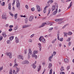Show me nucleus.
Wrapping results in <instances>:
<instances>
[{"instance_id": "nucleus-57", "label": "nucleus", "mask_w": 74, "mask_h": 74, "mask_svg": "<svg viewBox=\"0 0 74 74\" xmlns=\"http://www.w3.org/2000/svg\"><path fill=\"white\" fill-rule=\"evenodd\" d=\"M71 42H69L68 43V45L70 46V45H71Z\"/></svg>"}, {"instance_id": "nucleus-8", "label": "nucleus", "mask_w": 74, "mask_h": 74, "mask_svg": "<svg viewBox=\"0 0 74 74\" xmlns=\"http://www.w3.org/2000/svg\"><path fill=\"white\" fill-rule=\"evenodd\" d=\"M45 25H47V23H42V25L39 27V28H41V27H44V26H45Z\"/></svg>"}, {"instance_id": "nucleus-40", "label": "nucleus", "mask_w": 74, "mask_h": 74, "mask_svg": "<svg viewBox=\"0 0 74 74\" xmlns=\"http://www.w3.org/2000/svg\"><path fill=\"white\" fill-rule=\"evenodd\" d=\"M70 67L69 66H67L66 68V69L67 70H69L70 69Z\"/></svg>"}, {"instance_id": "nucleus-12", "label": "nucleus", "mask_w": 74, "mask_h": 74, "mask_svg": "<svg viewBox=\"0 0 74 74\" xmlns=\"http://www.w3.org/2000/svg\"><path fill=\"white\" fill-rule=\"evenodd\" d=\"M64 62L66 63H69V60L67 58L64 59Z\"/></svg>"}, {"instance_id": "nucleus-20", "label": "nucleus", "mask_w": 74, "mask_h": 74, "mask_svg": "<svg viewBox=\"0 0 74 74\" xmlns=\"http://www.w3.org/2000/svg\"><path fill=\"white\" fill-rule=\"evenodd\" d=\"M14 36H11L9 38V39L10 41H12L13 39H14Z\"/></svg>"}, {"instance_id": "nucleus-53", "label": "nucleus", "mask_w": 74, "mask_h": 74, "mask_svg": "<svg viewBox=\"0 0 74 74\" xmlns=\"http://www.w3.org/2000/svg\"><path fill=\"white\" fill-rule=\"evenodd\" d=\"M53 29V27L50 28H49V30H52V29Z\"/></svg>"}, {"instance_id": "nucleus-25", "label": "nucleus", "mask_w": 74, "mask_h": 74, "mask_svg": "<svg viewBox=\"0 0 74 74\" xmlns=\"http://www.w3.org/2000/svg\"><path fill=\"white\" fill-rule=\"evenodd\" d=\"M2 35H3V37H4V38H5V37H7V35H6V34L4 33H3L2 34Z\"/></svg>"}, {"instance_id": "nucleus-59", "label": "nucleus", "mask_w": 74, "mask_h": 74, "mask_svg": "<svg viewBox=\"0 0 74 74\" xmlns=\"http://www.w3.org/2000/svg\"><path fill=\"white\" fill-rule=\"evenodd\" d=\"M50 3H53V0H50Z\"/></svg>"}, {"instance_id": "nucleus-33", "label": "nucleus", "mask_w": 74, "mask_h": 74, "mask_svg": "<svg viewBox=\"0 0 74 74\" xmlns=\"http://www.w3.org/2000/svg\"><path fill=\"white\" fill-rule=\"evenodd\" d=\"M18 66V64L16 63L13 66V67L14 68V67H16V66Z\"/></svg>"}, {"instance_id": "nucleus-3", "label": "nucleus", "mask_w": 74, "mask_h": 74, "mask_svg": "<svg viewBox=\"0 0 74 74\" xmlns=\"http://www.w3.org/2000/svg\"><path fill=\"white\" fill-rule=\"evenodd\" d=\"M6 54L7 56H9V58L10 59L12 58V53L11 52H8L6 53Z\"/></svg>"}, {"instance_id": "nucleus-55", "label": "nucleus", "mask_w": 74, "mask_h": 74, "mask_svg": "<svg viewBox=\"0 0 74 74\" xmlns=\"http://www.w3.org/2000/svg\"><path fill=\"white\" fill-rule=\"evenodd\" d=\"M59 22L62 21L63 20V19L61 18V19H59Z\"/></svg>"}, {"instance_id": "nucleus-42", "label": "nucleus", "mask_w": 74, "mask_h": 74, "mask_svg": "<svg viewBox=\"0 0 74 74\" xmlns=\"http://www.w3.org/2000/svg\"><path fill=\"white\" fill-rule=\"evenodd\" d=\"M67 25H68V24H66V25H64L63 27L62 28V29H64V28H65V27H66V26H67Z\"/></svg>"}, {"instance_id": "nucleus-14", "label": "nucleus", "mask_w": 74, "mask_h": 74, "mask_svg": "<svg viewBox=\"0 0 74 74\" xmlns=\"http://www.w3.org/2000/svg\"><path fill=\"white\" fill-rule=\"evenodd\" d=\"M16 71L17 73H18L19 71V70H20V68H18V67H16L15 68Z\"/></svg>"}, {"instance_id": "nucleus-36", "label": "nucleus", "mask_w": 74, "mask_h": 74, "mask_svg": "<svg viewBox=\"0 0 74 74\" xmlns=\"http://www.w3.org/2000/svg\"><path fill=\"white\" fill-rule=\"evenodd\" d=\"M38 53V51H34L33 52V53L34 54H36V53Z\"/></svg>"}, {"instance_id": "nucleus-5", "label": "nucleus", "mask_w": 74, "mask_h": 74, "mask_svg": "<svg viewBox=\"0 0 74 74\" xmlns=\"http://www.w3.org/2000/svg\"><path fill=\"white\" fill-rule=\"evenodd\" d=\"M33 19H34V16H31L29 18V21L30 22H32L33 20Z\"/></svg>"}, {"instance_id": "nucleus-50", "label": "nucleus", "mask_w": 74, "mask_h": 74, "mask_svg": "<svg viewBox=\"0 0 74 74\" xmlns=\"http://www.w3.org/2000/svg\"><path fill=\"white\" fill-rule=\"evenodd\" d=\"M55 6H56L57 7V8H58V4H57V3H55Z\"/></svg>"}, {"instance_id": "nucleus-11", "label": "nucleus", "mask_w": 74, "mask_h": 74, "mask_svg": "<svg viewBox=\"0 0 74 74\" xmlns=\"http://www.w3.org/2000/svg\"><path fill=\"white\" fill-rule=\"evenodd\" d=\"M29 63V61L27 60L24 61L22 62V64H27Z\"/></svg>"}, {"instance_id": "nucleus-1", "label": "nucleus", "mask_w": 74, "mask_h": 74, "mask_svg": "<svg viewBox=\"0 0 74 74\" xmlns=\"http://www.w3.org/2000/svg\"><path fill=\"white\" fill-rule=\"evenodd\" d=\"M29 51V53H28V59H29L30 58V55H32V49H29L28 50Z\"/></svg>"}, {"instance_id": "nucleus-52", "label": "nucleus", "mask_w": 74, "mask_h": 74, "mask_svg": "<svg viewBox=\"0 0 74 74\" xmlns=\"http://www.w3.org/2000/svg\"><path fill=\"white\" fill-rule=\"evenodd\" d=\"M13 3H12V5L14 6V4H15V1H13Z\"/></svg>"}, {"instance_id": "nucleus-16", "label": "nucleus", "mask_w": 74, "mask_h": 74, "mask_svg": "<svg viewBox=\"0 0 74 74\" xmlns=\"http://www.w3.org/2000/svg\"><path fill=\"white\" fill-rule=\"evenodd\" d=\"M38 47L39 48V50L40 51L41 50V44L40 43H39L38 44Z\"/></svg>"}, {"instance_id": "nucleus-31", "label": "nucleus", "mask_w": 74, "mask_h": 74, "mask_svg": "<svg viewBox=\"0 0 74 74\" xmlns=\"http://www.w3.org/2000/svg\"><path fill=\"white\" fill-rule=\"evenodd\" d=\"M13 71L12 70V69H10L9 72V74H12V72Z\"/></svg>"}, {"instance_id": "nucleus-54", "label": "nucleus", "mask_w": 74, "mask_h": 74, "mask_svg": "<svg viewBox=\"0 0 74 74\" xmlns=\"http://www.w3.org/2000/svg\"><path fill=\"white\" fill-rule=\"evenodd\" d=\"M55 21L56 22H59V19H56Z\"/></svg>"}, {"instance_id": "nucleus-49", "label": "nucleus", "mask_w": 74, "mask_h": 74, "mask_svg": "<svg viewBox=\"0 0 74 74\" xmlns=\"http://www.w3.org/2000/svg\"><path fill=\"white\" fill-rule=\"evenodd\" d=\"M10 15L12 16H13L14 15H13V14L11 12H10Z\"/></svg>"}, {"instance_id": "nucleus-29", "label": "nucleus", "mask_w": 74, "mask_h": 74, "mask_svg": "<svg viewBox=\"0 0 74 74\" xmlns=\"http://www.w3.org/2000/svg\"><path fill=\"white\" fill-rule=\"evenodd\" d=\"M33 69H35L36 68V65H35L34 64H33L32 65Z\"/></svg>"}, {"instance_id": "nucleus-43", "label": "nucleus", "mask_w": 74, "mask_h": 74, "mask_svg": "<svg viewBox=\"0 0 74 74\" xmlns=\"http://www.w3.org/2000/svg\"><path fill=\"white\" fill-rule=\"evenodd\" d=\"M3 36H1L0 37V41H1V40H3Z\"/></svg>"}, {"instance_id": "nucleus-17", "label": "nucleus", "mask_w": 74, "mask_h": 74, "mask_svg": "<svg viewBox=\"0 0 74 74\" xmlns=\"http://www.w3.org/2000/svg\"><path fill=\"white\" fill-rule=\"evenodd\" d=\"M58 8H56V11L54 12L53 13V15H55L58 12Z\"/></svg>"}, {"instance_id": "nucleus-60", "label": "nucleus", "mask_w": 74, "mask_h": 74, "mask_svg": "<svg viewBox=\"0 0 74 74\" xmlns=\"http://www.w3.org/2000/svg\"><path fill=\"white\" fill-rule=\"evenodd\" d=\"M48 6H46L44 8V10H47V8Z\"/></svg>"}, {"instance_id": "nucleus-32", "label": "nucleus", "mask_w": 74, "mask_h": 74, "mask_svg": "<svg viewBox=\"0 0 74 74\" xmlns=\"http://www.w3.org/2000/svg\"><path fill=\"white\" fill-rule=\"evenodd\" d=\"M42 41L43 42V43H45V39L44 38H43L42 39Z\"/></svg>"}, {"instance_id": "nucleus-51", "label": "nucleus", "mask_w": 74, "mask_h": 74, "mask_svg": "<svg viewBox=\"0 0 74 74\" xmlns=\"http://www.w3.org/2000/svg\"><path fill=\"white\" fill-rule=\"evenodd\" d=\"M25 7L27 9H28L29 8V7H28V5H25Z\"/></svg>"}, {"instance_id": "nucleus-4", "label": "nucleus", "mask_w": 74, "mask_h": 74, "mask_svg": "<svg viewBox=\"0 0 74 74\" xmlns=\"http://www.w3.org/2000/svg\"><path fill=\"white\" fill-rule=\"evenodd\" d=\"M57 38L58 40H59V41L61 42L63 41V39L62 38H59V34H57Z\"/></svg>"}, {"instance_id": "nucleus-58", "label": "nucleus", "mask_w": 74, "mask_h": 74, "mask_svg": "<svg viewBox=\"0 0 74 74\" xmlns=\"http://www.w3.org/2000/svg\"><path fill=\"white\" fill-rule=\"evenodd\" d=\"M62 23H63V22L62 21V22H58V24H62Z\"/></svg>"}, {"instance_id": "nucleus-46", "label": "nucleus", "mask_w": 74, "mask_h": 74, "mask_svg": "<svg viewBox=\"0 0 74 74\" xmlns=\"http://www.w3.org/2000/svg\"><path fill=\"white\" fill-rule=\"evenodd\" d=\"M3 67H0V71H1V70H3Z\"/></svg>"}, {"instance_id": "nucleus-45", "label": "nucleus", "mask_w": 74, "mask_h": 74, "mask_svg": "<svg viewBox=\"0 0 74 74\" xmlns=\"http://www.w3.org/2000/svg\"><path fill=\"white\" fill-rule=\"evenodd\" d=\"M27 49L25 50L24 51H25V54H26V53H27Z\"/></svg>"}, {"instance_id": "nucleus-2", "label": "nucleus", "mask_w": 74, "mask_h": 74, "mask_svg": "<svg viewBox=\"0 0 74 74\" xmlns=\"http://www.w3.org/2000/svg\"><path fill=\"white\" fill-rule=\"evenodd\" d=\"M56 51L53 52V54L52 55V56H50L49 57V60L50 62H52V60H51V59H52V58H53V56H55V55H56Z\"/></svg>"}, {"instance_id": "nucleus-15", "label": "nucleus", "mask_w": 74, "mask_h": 74, "mask_svg": "<svg viewBox=\"0 0 74 74\" xmlns=\"http://www.w3.org/2000/svg\"><path fill=\"white\" fill-rule=\"evenodd\" d=\"M2 19H4L5 20H6L7 19V17H6V15L3 14L2 16Z\"/></svg>"}, {"instance_id": "nucleus-24", "label": "nucleus", "mask_w": 74, "mask_h": 74, "mask_svg": "<svg viewBox=\"0 0 74 74\" xmlns=\"http://www.w3.org/2000/svg\"><path fill=\"white\" fill-rule=\"evenodd\" d=\"M73 4V2H71V3H70V4L69 5V6L68 8V9H69V8H70V7H71V6H72V4Z\"/></svg>"}, {"instance_id": "nucleus-7", "label": "nucleus", "mask_w": 74, "mask_h": 74, "mask_svg": "<svg viewBox=\"0 0 74 74\" xmlns=\"http://www.w3.org/2000/svg\"><path fill=\"white\" fill-rule=\"evenodd\" d=\"M15 41L16 43H18L19 42V39L16 37L15 38Z\"/></svg>"}, {"instance_id": "nucleus-63", "label": "nucleus", "mask_w": 74, "mask_h": 74, "mask_svg": "<svg viewBox=\"0 0 74 74\" xmlns=\"http://www.w3.org/2000/svg\"><path fill=\"white\" fill-rule=\"evenodd\" d=\"M61 71H63L64 70V68H61L60 69Z\"/></svg>"}, {"instance_id": "nucleus-38", "label": "nucleus", "mask_w": 74, "mask_h": 74, "mask_svg": "<svg viewBox=\"0 0 74 74\" xmlns=\"http://www.w3.org/2000/svg\"><path fill=\"white\" fill-rule=\"evenodd\" d=\"M18 29V27L16 26L14 28V30H17Z\"/></svg>"}, {"instance_id": "nucleus-6", "label": "nucleus", "mask_w": 74, "mask_h": 74, "mask_svg": "<svg viewBox=\"0 0 74 74\" xmlns=\"http://www.w3.org/2000/svg\"><path fill=\"white\" fill-rule=\"evenodd\" d=\"M16 7L18 9V10H20V3L18 2L17 3Z\"/></svg>"}, {"instance_id": "nucleus-13", "label": "nucleus", "mask_w": 74, "mask_h": 74, "mask_svg": "<svg viewBox=\"0 0 74 74\" xmlns=\"http://www.w3.org/2000/svg\"><path fill=\"white\" fill-rule=\"evenodd\" d=\"M18 58L19 59H21L22 60H23V56H21V55H19L18 56Z\"/></svg>"}, {"instance_id": "nucleus-39", "label": "nucleus", "mask_w": 74, "mask_h": 74, "mask_svg": "<svg viewBox=\"0 0 74 74\" xmlns=\"http://www.w3.org/2000/svg\"><path fill=\"white\" fill-rule=\"evenodd\" d=\"M35 10V8H32L31 9V10L32 11H34Z\"/></svg>"}, {"instance_id": "nucleus-56", "label": "nucleus", "mask_w": 74, "mask_h": 74, "mask_svg": "<svg viewBox=\"0 0 74 74\" xmlns=\"http://www.w3.org/2000/svg\"><path fill=\"white\" fill-rule=\"evenodd\" d=\"M12 10H13V11H15V8H14V6L13 7Z\"/></svg>"}, {"instance_id": "nucleus-37", "label": "nucleus", "mask_w": 74, "mask_h": 74, "mask_svg": "<svg viewBox=\"0 0 74 74\" xmlns=\"http://www.w3.org/2000/svg\"><path fill=\"white\" fill-rule=\"evenodd\" d=\"M1 5L2 6H4L5 5V2H2L1 4Z\"/></svg>"}, {"instance_id": "nucleus-44", "label": "nucleus", "mask_w": 74, "mask_h": 74, "mask_svg": "<svg viewBox=\"0 0 74 74\" xmlns=\"http://www.w3.org/2000/svg\"><path fill=\"white\" fill-rule=\"evenodd\" d=\"M71 40V38H68V39H67V41L69 42L70 40Z\"/></svg>"}, {"instance_id": "nucleus-48", "label": "nucleus", "mask_w": 74, "mask_h": 74, "mask_svg": "<svg viewBox=\"0 0 74 74\" xmlns=\"http://www.w3.org/2000/svg\"><path fill=\"white\" fill-rule=\"evenodd\" d=\"M9 32H11V31H12V29L10 28L8 30Z\"/></svg>"}, {"instance_id": "nucleus-21", "label": "nucleus", "mask_w": 74, "mask_h": 74, "mask_svg": "<svg viewBox=\"0 0 74 74\" xmlns=\"http://www.w3.org/2000/svg\"><path fill=\"white\" fill-rule=\"evenodd\" d=\"M63 34H64V37H67V33L64 32Z\"/></svg>"}, {"instance_id": "nucleus-47", "label": "nucleus", "mask_w": 74, "mask_h": 74, "mask_svg": "<svg viewBox=\"0 0 74 74\" xmlns=\"http://www.w3.org/2000/svg\"><path fill=\"white\" fill-rule=\"evenodd\" d=\"M13 27H14V26L12 25L9 26V28H12Z\"/></svg>"}, {"instance_id": "nucleus-22", "label": "nucleus", "mask_w": 74, "mask_h": 74, "mask_svg": "<svg viewBox=\"0 0 74 74\" xmlns=\"http://www.w3.org/2000/svg\"><path fill=\"white\" fill-rule=\"evenodd\" d=\"M43 36H41L40 38H39V40L40 41H41V42L42 39H43Z\"/></svg>"}, {"instance_id": "nucleus-10", "label": "nucleus", "mask_w": 74, "mask_h": 74, "mask_svg": "<svg viewBox=\"0 0 74 74\" xmlns=\"http://www.w3.org/2000/svg\"><path fill=\"white\" fill-rule=\"evenodd\" d=\"M31 26V25H25L23 26V28L24 29V28H26L28 27H30Z\"/></svg>"}, {"instance_id": "nucleus-26", "label": "nucleus", "mask_w": 74, "mask_h": 74, "mask_svg": "<svg viewBox=\"0 0 74 74\" xmlns=\"http://www.w3.org/2000/svg\"><path fill=\"white\" fill-rule=\"evenodd\" d=\"M52 64L51 63H49V65L48 66L49 68V69H51V67H52Z\"/></svg>"}, {"instance_id": "nucleus-18", "label": "nucleus", "mask_w": 74, "mask_h": 74, "mask_svg": "<svg viewBox=\"0 0 74 74\" xmlns=\"http://www.w3.org/2000/svg\"><path fill=\"white\" fill-rule=\"evenodd\" d=\"M32 56L33 58H34V57H35V59H37V55H36L34 54H32Z\"/></svg>"}, {"instance_id": "nucleus-34", "label": "nucleus", "mask_w": 74, "mask_h": 74, "mask_svg": "<svg viewBox=\"0 0 74 74\" xmlns=\"http://www.w3.org/2000/svg\"><path fill=\"white\" fill-rule=\"evenodd\" d=\"M25 23H27V22L28 21L27 20V18H26L25 19Z\"/></svg>"}, {"instance_id": "nucleus-28", "label": "nucleus", "mask_w": 74, "mask_h": 74, "mask_svg": "<svg viewBox=\"0 0 74 74\" xmlns=\"http://www.w3.org/2000/svg\"><path fill=\"white\" fill-rule=\"evenodd\" d=\"M72 32H69L68 33V34L69 36H71V35H72Z\"/></svg>"}, {"instance_id": "nucleus-64", "label": "nucleus", "mask_w": 74, "mask_h": 74, "mask_svg": "<svg viewBox=\"0 0 74 74\" xmlns=\"http://www.w3.org/2000/svg\"><path fill=\"white\" fill-rule=\"evenodd\" d=\"M29 42H32V39H29Z\"/></svg>"}, {"instance_id": "nucleus-62", "label": "nucleus", "mask_w": 74, "mask_h": 74, "mask_svg": "<svg viewBox=\"0 0 74 74\" xmlns=\"http://www.w3.org/2000/svg\"><path fill=\"white\" fill-rule=\"evenodd\" d=\"M46 10L45 9L44 10V11H43L44 13H45V12H46Z\"/></svg>"}, {"instance_id": "nucleus-27", "label": "nucleus", "mask_w": 74, "mask_h": 74, "mask_svg": "<svg viewBox=\"0 0 74 74\" xmlns=\"http://www.w3.org/2000/svg\"><path fill=\"white\" fill-rule=\"evenodd\" d=\"M7 43L8 44H11V40H8L7 41Z\"/></svg>"}, {"instance_id": "nucleus-35", "label": "nucleus", "mask_w": 74, "mask_h": 74, "mask_svg": "<svg viewBox=\"0 0 74 74\" xmlns=\"http://www.w3.org/2000/svg\"><path fill=\"white\" fill-rule=\"evenodd\" d=\"M8 8L9 10H11V4L10 3L9 4V5H8Z\"/></svg>"}, {"instance_id": "nucleus-23", "label": "nucleus", "mask_w": 74, "mask_h": 74, "mask_svg": "<svg viewBox=\"0 0 74 74\" xmlns=\"http://www.w3.org/2000/svg\"><path fill=\"white\" fill-rule=\"evenodd\" d=\"M14 19H17V18H18V13H17L14 15Z\"/></svg>"}, {"instance_id": "nucleus-19", "label": "nucleus", "mask_w": 74, "mask_h": 74, "mask_svg": "<svg viewBox=\"0 0 74 74\" xmlns=\"http://www.w3.org/2000/svg\"><path fill=\"white\" fill-rule=\"evenodd\" d=\"M56 8H55V5H53V6H52V11H53V10H55Z\"/></svg>"}, {"instance_id": "nucleus-41", "label": "nucleus", "mask_w": 74, "mask_h": 74, "mask_svg": "<svg viewBox=\"0 0 74 74\" xmlns=\"http://www.w3.org/2000/svg\"><path fill=\"white\" fill-rule=\"evenodd\" d=\"M34 36V34H32L30 36V38H32V37H33Z\"/></svg>"}, {"instance_id": "nucleus-30", "label": "nucleus", "mask_w": 74, "mask_h": 74, "mask_svg": "<svg viewBox=\"0 0 74 74\" xmlns=\"http://www.w3.org/2000/svg\"><path fill=\"white\" fill-rule=\"evenodd\" d=\"M41 66L40 65L38 67V68L37 69L38 71H40V70L41 69Z\"/></svg>"}, {"instance_id": "nucleus-9", "label": "nucleus", "mask_w": 74, "mask_h": 74, "mask_svg": "<svg viewBox=\"0 0 74 74\" xmlns=\"http://www.w3.org/2000/svg\"><path fill=\"white\" fill-rule=\"evenodd\" d=\"M36 8H37V11L38 12H40V7L38 5H36Z\"/></svg>"}, {"instance_id": "nucleus-61", "label": "nucleus", "mask_w": 74, "mask_h": 74, "mask_svg": "<svg viewBox=\"0 0 74 74\" xmlns=\"http://www.w3.org/2000/svg\"><path fill=\"white\" fill-rule=\"evenodd\" d=\"M60 74H64V72H60Z\"/></svg>"}]
</instances>
